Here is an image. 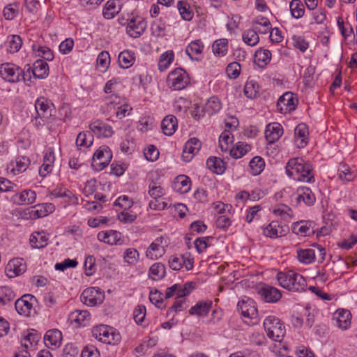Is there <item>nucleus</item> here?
Masks as SVG:
<instances>
[{
    "mask_svg": "<svg viewBox=\"0 0 357 357\" xmlns=\"http://www.w3.org/2000/svg\"><path fill=\"white\" fill-rule=\"evenodd\" d=\"M259 294L267 303H275L282 297L281 292L275 287L266 285L263 287Z\"/></svg>",
    "mask_w": 357,
    "mask_h": 357,
    "instance_id": "obj_16",
    "label": "nucleus"
},
{
    "mask_svg": "<svg viewBox=\"0 0 357 357\" xmlns=\"http://www.w3.org/2000/svg\"><path fill=\"white\" fill-rule=\"evenodd\" d=\"M95 261L96 259L93 256H88L85 259L84 268L85 273L88 276H91L95 271Z\"/></svg>",
    "mask_w": 357,
    "mask_h": 357,
    "instance_id": "obj_61",
    "label": "nucleus"
},
{
    "mask_svg": "<svg viewBox=\"0 0 357 357\" xmlns=\"http://www.w3.org/2000/svg\"><path fill=\"white\" fill-rule=\"evenodd\" d=\"M289 8L293 17L298 19L303 16L305 8L300 0H292L290 3Z\"/></svg>",
    "mask_w": 357,
    "mask_h": 357,
    "instance_id": "obj_43",
    "label": "nucleus"
},
{
    "mask_svg": "<svg viewBox=\"0 0 357 357\" xmlns=\"http://www.w3.org/2000/svg\"><path fill=\"white\" fill-rule=\"evenodd\" d=\"M206 167L208 169L217 174H222L225 171V162L217 157H211L206 160Z\"/></svg>",
    "mask_w": 357,
    "mask_h": 357,
    "instance_id": "obj_26",
    "label": "nucleus"
},
{
    "mask_svg": "<svg viewBox=\"0 0 357 357\" xmlns=\"http://www.w3.org/2000/svg\"><path fill=\"white\" fill-rule=\"evenodd\" d=\"M165 275V266L162 263H155L149 268V276L153 280H160Z\"/></svg>",
    "mask_w": 357,
    "mask_h": 357,
    "instance_id": "obj_38",
    "label": "nucleus"
},
{
    "mask_svg": "<svg viewBox=\"0 0 357 357\" xmlns=\"http://www.w3.org/2000/svg\"><path fill=\"white\" fill-rule=\"evenodd\" d=\"M70 317L79 326H85L89 317V312L86 310H75L70 314Z\"/></svg>",
    "mask_w": 357,
    "mask_h": 357,
    "instance_id": "obj_44",
    "label": "nucleus"
},
{
    "mask_svg": "<svg viewBox=\"0 0 357 357\" xmlns=\"http://www.w3.org/2000/svg\"><path fill=\"white\" fill-rule=\"evenodd\" d=\"M146 160L149 161H155L158 158L159 151L153 145H149L144 152Z\"/></svg>",
    "mask_w": 357,
    "mask_h": 357,
    "instance_id": "obj_58",
    "label": "nucleus"
},
{
    "mask_svg": "<svg viewBox=\"0 0 357 357\" xmlns=\"http://www.w3.org/2000/svg\"><path fill=\"white\" fill-rule=\"evenodd\" d=\"M178 9L184 20H190L193 17L192 12L190 10L189 6L186 2L180 1L178 2Z\"/></svg>",
    "mask_w": 357,
    "mask_h": 357,
    "instance_id": "obj_52",
    "label": "nucleus"
},
{
    "mask_svg": "<svg viewBox=\"0 0 357 357\" xmlns=\"http://www.w3.org/2000/svg\"><path fill=\"white\" fill-rule=\"evenodd\" d=\"M191 181L185 175H178L174 181V189L180 193H186L190 189Z\"/></svg>",
    "mask_w": 357,
    "mask_h": 357,
    "instance_id": "obj_28",
    "label": "nucleus"
},
{
    "mask_svg": "<svg viewBox=\"0 0 357 357\" xmlns=\"http://www.w3.org/2000/svg\"><path fill=\"white\" fill-rule=\"evenodd\" d=\"M112 158L108 146H100L93 154L91 167L96 171H101L106 167Z\"/></svg>",
    "mask_w": 357,
    "mask_h": 357,
    "instance_id": "obj_6",
    "label": "nucleus"
},
{
    "mask_svg": "<svg viewBox=\"0 0 357 357\" xmlns=\"http://www.w3.org/2000/svg\"><path fill=\"white\" fill-rule=\"evenodd\" d=\"M22 45V40L17 35L11 36L8 38V50L10 53H15L19 51Z\"/></svg>",
    "mask_w": 357,
    "mask_h": 357,
    "instance_id": "obj_50",
    "label": "nucleus"
},
{
    "mask_svg": "<svg viewBox=\"0 0 357 357\" xmlns=\"http://www.w3.org/2000/svg\"><path fill=\"white\" fill-rule=\"evenodd\" d=\"M264 327L269 338L281 342L285 334V327L275 316H268L264 321Z\"/></svg>",
    "mask_w": 357,
    "mask_h": 357,
    "instance_id": "obj_3",
    "label": "nucleus"
},
{
    "mask_svg": "<svg viewBox=\"0 0 357 357\" xmlns=\"http://www.w3.org/2000/svg\"><path fill=\"white\" fill-rule=\"evenodd\" d=\"M15 298V294L9 287H0V305H10Z\"/></svg>",
    "mask_w": 357,
    "mask_h": 357,
    "instance_id": "obj_35",
    "label": "nucleus"
},
{
    "mask_svg": "<svg viewBox=\"0 0 357 357\" xmlns=\"http://www.w3.org/2000/svg\"><path fill=\"white\" fill-rule=\"evenodd\" d=\"M184 262L185 258L183 256H172L169 260V266L172 270L178 271L183 267Z\"/></svg>",
    "mask_w": 357,
    "mask_h": 357,
    "instance_id": "obj_59",
    "label": "nucleus"
},
{
    "mask_svg": "<svg viewBox=\"0 0 357 357\" xmlns=\"http://www.w3.org/2000/svg\"><path fill=\"white\" fill-rule=\"evenodd\" d=\"M250 149L251 146L249 144L238 142L235 146L230 149L229 155L234 158L238 159L245 155Z\"/></svg>",
    "mask_w": 357,
    "mask_h": 357,
    "instance_id": "obj_32",
    "label": "nucleus"
},
{
    "mask_svg": "<svg viewBox=\"0 0 357 357\" xmlns=\"http://www.w3.org/2000/svg\"><path fill=\"white\" fill-rule=\"evenodd\" d=\"M81 357H100V352L93 345H87L83 349Z\"/></svg>",
    "mask_w": 357,
    "mask_h": 357,
    "instance_id": "obj_63",
    "label": "nucleus"
},
{
    "mask_svg": "<svg viewBox=\"0 0 357 357\" xmlns=\"http://www.w3.org/2000/svg\"><path fill=\"white\" fill-rule=\"evenodd\" d=\"M146 316V307L144 305H137L133 312V318L137 324H141Z\"/></svg>",
    "mask_w": 357,
    "mask_h": 357,
    "instance_id": "obj_56",
    "label": "nucleus"
},
{
    "mask_svg": "<svg viewBox=\"0 0 357 357\" xmlns=\"http://www.w3.org/2000/svg\"><path fill=\"white\" fill-rule=\"evenodd\" d=\"M237 306L238 310L241 312L243 317L251 319L257 317V310L252 300H241L238 301Z\"/></svg>",
    "mask_w": 357,
    "mask_h": 357,
    "instance_id": "obj_13",
    "label": "nucleus"
},
{
    "mask_svg": "<svg viewBox=\"0 0 357 357\" xmlns=\"http://www.w3.org/2000/svg\"><path fill=\"white\" fill-rule=\"evenodd\" d=\"M271 59V53L269 50L259 49L255 54V63L259 67L266 66Z\"/></svg>",
    "mask_w": 357,
    "mask_h": 357,
    "instance_id": "obj_33",
    "label": "nucleus"
},
{
    "mask_svg": "<svg viewBox=\"0 0 357 357\" xmlns=\"http://www.w3.org/2000/svg\"><path fill=\"white\" fill-rule=\"evenodd\" d=\"M26 74L31 73L35 77L38 79H44L49 74V66L47 62L42 59L36 60L33 64V68H31L29 65H27Z\"/></svg>",
    "mask_w": 357,
    "mask_h": 357,
    "instance_id": "obj_11",
    "label": "nucleus"
},
{
    "mask_svg": "<svg viewBox=\"0 0 357 357\" xmlns=\"http://www.w3.org/2000/svg\"><path fill=\"white\" fill-rule=\"evenodd\" d=\"M29 164L30 160L29 158L24 156L17 158L15 160V167H14L13 162L10 164V166L13 167L11 171L14 174H20L24 172L29 167Z\"/></svg>",
    "mask_w": 357,
    "mask_h": 357,
    "instance_id": "obj_41",
    "label": "nucleus"
},
{
    "mask_svg": "<svg viewBox=\"0 0 357 357\" xmlns=\"http://www.w3.org/2000/svg\"><path fill=\"white\" fill-rule=\"evenodd\" d=\"M149 193L153 199L161 197L164 195L162 188L160 185H157L153 181L149 184Z\"/></svg>",
    "mask_w": 357,
    "mask_h": 357,
    "instance_id": "obj_60",
    "label": "nucleus"
},
{
    "mask_svg": "<svg viewBox=\"0 0 357 357\" xmlns=\"http://www.w3.org/2000/svg\"><path fill=\"white\" fill-rule=\"evenodd\" d=\"M98 239L109 245L117 244L121 239V234L115 230L100 231L98 234Z\"/></svg>",
    "mask_w": 357,
    "mask_h": 357,
    "instance_id": "obj_23",
    "label": "nucleus"
},
{
    "mask_svg": "<svg viewBox=\"0 0 357 357\" xmlns=\"http://www.w3.org/2000/svg\"><path fill=\"white\" fill-rule=\"evenodd\" d=\"M120 11V8H117L116 2L114 0L108 1L103 9V16L106 19H112Z\"/></svg>",
    "mask_w": 357,
    "mask_h": 357,
    "instance_id": "obj_46",
    "label": "nucleus"
},
{
    "mask_svg": "<svg viewBox=\"0 0 357 357\" xmlns=\"http://www.w3.org/2000/svg\"><path fill=\"white\" fill-rule=\"evenodd\" d=\"M212 307V301H199L196 303L195 305L192 306L190 310L189 313L191 315H197L199 317L206 316Z\"/></svg>",
    "mask_w": 357,
    "mask_h": 357,
    "instance_id": "obj_25",
    "label": "nucleus"
},
{
    "mask_svg": "<svg viewBox=\"0 0 357 357\" xmlns=\"http://www.w3.org/2000/svg\"><path fill=\"white\" fill-rule=\"evenodd\" d=\"M351 318V314L349 310L341 309L334 313L333 320L338 328L347 330L350 326Z\"/></svg>",
    "mask_w": 357,
    "mask_h": 357,
    "instance_id": "obj_15",
    "label": "nucleus"
},
{
    "mask_svg": "<svg viewBox=\"0 0 357 357\" xmlns=\"http://www.w3.org/2000/svg\"><path fill=\"white\" fill-rule=\"evenodd\" d=\"M125 261L130 264H135L139 259V252L135 249L129 248L124 252Z\"/></svg>",
    "mask_w": 357,
    "mask_h": 357,
    "instance_id": "obj_55",
    "label": "nucleus"
},
{
    "mask_svg": "<svg viewBox=\"0 0 357 357\" xmlns=\"http://www.w3.org/2000/svg\"><path fill=\"white\" fill-rule=\"evenodd\" d=\"M35 107L38 114L43 118H49L52 114L54 105L47 99L41 97L38 98L35 103Z\"/></svg>",
    "mask_w": 357,
    "mask_h": 357,
    "instance_id": "obj_19",
    "label": "nucleus"
},
{
    "mask_svg": "<svg viewBox=\"0 0 357 357\" xmlns=\"http://www.w3.org/2000/svg\"><path fill=\"white\" fill-rule=\"evenodd\" d=\"M259 91V84L254 80H248L244 87V93L248 98H257Z\"/></svg>",
    "mask_w": 357,
    "mask_h": 357,
    "instance_id": "obj_39",
    "label": "nucleus"
},
{
    "mask_svg": "<svg viewBox=\"0 0 357 357\" xmlns=\"http://www.w3.org/2000/svg\"><path fill=\"white\" fill-rule=\"evenodd\" d=\"M36 199L35 191L24 190L21 193L15 194L13 200L17 205H29L33 204Z\"/></svg>",
    "mask_w": 357,
    "mask_h": 357,
    "instance_id": "obj_22",
    "label": "nucleus"
},
{
    "mask_svg": "<svg viewBox=\"0 0 357 357\" xmlns=\"http://www.w3.org/2000/svg\"><path fill=\"white\" fill-rule=\"evenodd\" d=\"M297 192L298 193L296 198L297 202L303 201L307 206H312L315 202V196L309 188H300Z\"/></svg>",
    "mask_w": 357,
    "mask_h": 357,
    "instance_id": "obj_27",
    "label": "nucleus"
},
{
    "mask_svg": "<svg viewBox=\"0 0 357 357\" xmlns=\"http://www.w3.org/2000/svg\"><path fill=\"white\" fill-rule=\"evenodd\" d=\"M277 279L280 286L293 291L303 290L306 285L305 278L293 271H289L286 273L279 272L277 275Z\"/></svg>",
    "mask_w": 357,
    "mask_h": 357,
    "instance_id": "obj_2",
    "label": "nucleus"
},
{
    "mask_svg": "<svg viewBox=\"0 0 357 357\" xmlns=\"http://www.w3.org/2000/svg\"><path fill=\"white\" fill-rule=\"evenodd\" d=\"M258 33L257 28L245 31L242 36L243 41L250 46L256 45L259 41Z\"/></svg>",
    "mask_w": 357,
    "mask_h": 357,
    "instance_id": "obj_37",
    "label": "nucleus"
},
{
    "mask_svg": "<svg viewBox=\"0 0 357 357\" xmlns=\"http://www.w3.org/2000/svg\"><path fill=\"white\" fill-rule=\"evenodd\" d=\"M93 141V136L90 131L81 132L78 134L76 139V145L77 146L90 147Z\"/></svg>",
    "mask_w": 357,
    "mask_h": 357,
    "instance_id": "obj_40",
    "label": "nucleus"
},
{
    "mask_svg": "<svg viewBox=\"0 0 357 357\" xmlns=\"http://www.w3.org/2000/svg\"><path fill=\"white\" fill-rule=\"evenodd\" d=\"M297 257L300 262L310 264L314 261L316 257L312 249H300L297 251Z\"/></svg>",
    "mask_w": 357,
    "mask_h": 357,
    "instance_id": "obj_36",
    "label": "nucleus"
},
{
    "mask_svg": "<svg viewBox=\"0 0 357 357\" xmlns=\"http://www.w3.org/2000/svg\"><path fill=\"white\" fill-rule=\"evenodd\" d=\"M110 62V56L107 52H102L99 54L97 58V65L98 67L102 68V71L108 68Z\"/></svg>",
    "mask_w": 357,
    "mask_h": 357,
    "instance_id": "obj_53",
    "label": "nucleus"
},
{
    "mask_svg": "<svg viewBox=\"0 0 357 357\" xmlns=\"http://www.w3.org/2000/svg\"><path fill=\"white\" fill-rule=\"evenodd\" d=\"M92 335L99 341L109 344H114L120 338L119 334L115 335L112 332V328H108L105 325H100L93 328Z\"/></svg>",
    "mask_w": 357,
    "mask_h": 357,
    "instance_id": "obj_8",
    "label": "nucleus"
},
{
    "mask_svg": "<svg viewBox=\"0 0 357 357\" xmlns=\"http://www.w3.org/2000/svg\"><path fill=\"white\" fill-rule=\"evenodd\" d=\"M178 126L177 119L172 115H168L161 122V128L165 135L171 136L176 131Z\"/></svg>",
    "mask_w": 357,
    "mask_h": 357,
    "instance_id": "obj_24",
    "label": "nucleus"
},
{
    "mask_svg": "<svg viewBox=\"0 0 357 357\" xmlns=\"http://www.w3.org/2000/svg\"><path fill=\"white\" fill-rule=\"evenodd\" d=\"M294 45L295 47L304 52L309 47L308 43L301 36H294L293 38Z\"/></svg>",
    "mask_w": 357,
    "mask_h": 357,
    "instance_id": "obj_62",
    "label": "nucleus"
},
{
    "mask_svg": "<svg viewBox=\"0 0 357 357\" xmlns=\"http://www.w3.org/2000/svg\"><path fill=\"white\" fill-rule=\"evenodd\" d=\"M240 71L241 65L238 62L229 63L226 68L227 75L232 79L237 78L240 74Z\"/></svg>",
    "mask_w": 357,
    "mask_h": 357,
    "instance_id": "obj_54",
    "label": "nucleus"
},
{
    "mask_svg": "<svg viewBox=\"0 0 357 357\" xmlns=\"http://www.w3.org/2000/svg\"><path fill=\"white\" fill-rule=\"evenodd\" d=\"M149 300L158 308L162 307V305L163 303V294L160 291L158 290L151 291L149 294Z\"/></svg>",
    "mask_w": 357,
    "mask_h": 357,
    "instance_id": "obj_57",
    "label": "nucleus"
},
{
    "mask_svg": "<svg viewBox=\"0 0 357 357\" xmlns=\"http://www.w3.org/2000/svg\"><path fill=\"white\" fill-rule=\"evenodd\" d=\"M264 234L270 238H278L284 236L282 227L279 225L278 222L273 221L265 228H264Z\"/></svg>",
    "mask_w": 357,
    "mask_h": 357,
    "instance_id": "obj_31",
    "label": "nucleus"
},
{
    "mask_svg": "<svg viewBox=\"0 0 357 357\" xmlns=\"http://www.w3.org/2000/svg\"><path fill=\"white\" fill-rule=\"evenodd\" d=\"M204 45L200 40L191 42L186 47V54L192 59V54H199L202 52Z\"/></svg>",
    "mask_w": 357,
    "mask_h": 357,
    "instance_id": "obj_49",
    "label": "nucleus"
},
{
    "mask_svg": "<svg viewBox=\"0 0 357 357\" xmlns=\"http://www.w3.org/2000/svg\"><path fill=\"white\" fill-rule=\"evenodd\" d=\"M201 142L195 137L190 138L185 144L182 158L185 162H189L197 153L201 148Z\"/></svg>",
    "mask_w": 357,
    "mask_h": 357,
    "instance_id": "obj_10",
    "label": "nucleus"
},
{
    "mask_svg": "<svg viewBox=\"0 0 357 357\" xmlns=\"http://www.w3.org/2000/svg\"><path fill=\"white\" fill-rule=\"evenodd\" d=\"M264 160L261 157H254L250 162L249 166L251 169V173L255 175H259L264 168Z\"/></svg>",
    "mask_w": 357,
    "mask_h": 357,
    "instance_id": "obj_42",
    "label": "nucleus"
},
{
    "mask_svg": "<svg viewBox=\"0 0 357 357\" xmlns=\"http://www.w3.org/2000/svg\"><path fill=\"white\" fill-rule=\"evenodd\" d=\"M0 76L8 82H17L26 81V73L13 63H6L0 66Z\"/></svg>",
    "mask_w": 357,
    "mask_h": 357,
    "instance_id": "obj_4",
    "label": "nucleus"
},
{
    "mask_svg": "<svg viewBox=\"0 0 357 357\" xmlns=\"http://www.w3.org/2000/svg\"><path fill=\"white\" fill-rule=\"evenodd\" d=\"M81 301L88 306L101 304L105 299V293L98 287H89L83 291L80 296Z\"/></svg>",
    "mask_w": 357,
    "mask_h": 357,
    "instance_id": "obj_7",
    "label": "nucleus"
},
{
    "mask_svg": "<svg viewBox=\"0 0 357 357\" xmlns=\"http://www.w3.org/2000/svg\"><path fill=\"white\" fill-rule=\"evenodd\" d=\"M283 134V128L279 123H269L265 130V137L270 144L278 140Z\"/></svg>",
    "mask_w": 357,
    "mask_h": 357,
    "instance_id": "obj_17",
    "label": "nucleus"
},
{
    "mask_svg": "<svg viewBox=\"0 0 357 357\" xmlns=\"http://www.w3.org/2000/svg\"><path fill=\"white\" fill-rule=\"evenodd\" d=\"M62 333L58 329H52L46 332L44 336V342L47 347H59L61 344Z\"/></svg>",
    "mask_w": 357,
    "mask_h": 357,
    "instance_id": "obj_21",
    "label": "nucleus"
},
{
    "mask_svg": "<svg viewBox=\"0 0 357 357\" xmlns=\"http://www.w3.org/2000/svg\"><path fill=\"white\" fill-rule=\"evenodd\" d=\"M118 61L121 68H128L134 63V53L128 50L121 52L119 55Z\"/></svg>",
    "mask_w": 357,
    "mask_h": 357,
    "instance_id": "obj_34",
    "label": "nucleus"
},
{
    "mask_svg": "<svg viewBox=\"0 0 357 357\" xmlns=\"http://www.w3.org/2000/svg\"><path fill=\"white\" fill-rule=\"evenodd\" d=\"M338 176L342 181H351L356 177V173L351 172L347 165L340 164L338 168Z\"/></svg>",
    "mask_w": 357,
    "mask_h": 357,
    "instance_id": "obj_45",
    "label": "nucleus"
},
{
    "mask_svg": "<svg viewBox=\"0 0 357 357\" xmlns=\"http://www.w3.org/2000/svg\"><path fill=\"white\" fill-rule=\"evenodd\" d=\"M312 165L302 158H291L286 165V173L294 180L312 183L314 181Z\"/></svg>",
    "mask_w": 357,
    "mask_h": 357,
    "instance_id": "obj_1",
    "label": "nucleus"
},
{
    "mask_svg": "<svg viewBox=\"0 0 357 357\" xmlns=\"http://www.w3.org/2000/svg\"><path fill=\"white\" fill-rule=\"evenodd\" d=\"M35 297L31 294H24L15 302V308L16 311L22 315L29 316L32 304L30 301Z\"/></svg>",
    "mask_w": 357,
    "mask_h": 357,
    "instance_id": "obj_14",
    "label": "nucleus"
},
{
    "mask_svg": "<svg viewBox=\"0 0 357 357\" xmlns=\"http://www.w3.org/2000/svg\"><path fill=\"white\" fill-rule=\"evenodd\" d=\"M297 102L292 93L287 92L279 98L277 107L282 114L290 113L296 109Z\"/></svg>",
    "mask_w": 357,
    "mask_h": 357,
    "instance_id": "obj_9",
    "label": "nucleus"
},
{
    "mask_svg": "<svg viewBox=\"0 0 357 357\" xmlns=\"http://www.w3.org/2000/svg\"><path fill=\"white\" fill-rule=\"evenodd\" d=\"M313 224L312 222L309 221L296 222L292 225L291 230L296 235L310 236L315 232L312 227Z\"/></svg>",
    "mask_w": 357,
    "mask_h": 357,
    "instance_id": "obj_18",
    "label": "nucleus"
},
{
    "mask_svg": "<svg viewBox=\"0 0 357 357\" xmlns=\"http://www.w3.org/2000/svg\"><path fill=\"white\" fill-rule=\"evenodd\" d=\"M227 45L228 41L225 38L215 40L212 46L213 53L219 56L225 55L227 52Z\"/></svg>",
    "mask_w": 357,
    "mask_h": 357,
    "instance_id": "obj_48",
    "label": "nucleus"
},
{
    "mask_svg": "<svg viewBox=\"0 0 357 357\" xmlns=\"http://www.w3.org/2000/svg\"><path fill=\"white\" fill-rule=\"evenodd\" d=\"M133 202L128 196L123 195L119 197L114 202L115 206H119L123 208L124 210L128 209L132 207Z\"/></svg>",
    "mask_w": 357,
    "mask_h": 357,
    "instance_id": "obj_64",
    "label": "nucleus"
},
{
    "mask_svg": "<svg viewBox=\"0 0 357 357\" xmlns=\"http://www.w3.org/2000/svg\"><path fill=\"white\" fill-rule=\"evenodd\" d=\"M189 82L188 75L181 68L170 72L167 79V85L173 90H182L187 86Z\"/></svg>",
    "mask_w": 357,
    "mask_h": 357,
    "instance_id": "obj_5",
    "label": "nucleus"
},
{
    "mask_svg": "<svg viewBox=\"0 0 357 357\" xmlns=\"http://www.w3.org/2000/svg\"><path fill=\"white\" fill-rule=\"evenodd\" d=\"M48 238L45 232H35L31 235L30 243L34 248H43L47 245Z\"/></svg>",
    "mask_w": 357,
    "mask_h": 357,
    "instance_id": "obj_30",
    "label": "nucleus"
},
{
    "mask_svg": "<svg viewBox=\"0 0 357 357\" xmlns=\"http://www.w3.org/2000/svg\"><path fill=\"white\" fill-rule=\"evenodd\" d=\"M294 135L296 137L301 138V146L303 147L307 144V137L308 135V128L306 124L301 123L298 124L294 130Z\"/></svg>",
    "mask_w": 357,
    "mask_h": 357,
    "instance_id": "obj_47",
    "label": "nucleus"
},
{
    "mask_svg": "<svg viewBox=\"0 0 357 357\" xmlns=\"http://www.w3.org/2000/svg\"><path fill=\"white\" fill-rule=\"evenodd\" d=\"M162 237L157 238L149 247L146 252L147 257L151 259H157L162 257L165 252V248L162 245Z\"/></svg>",
    "mask_w": 357,
    "mask_h": 357,
    "instance_id": "obj_20",
    "label": "nucleus"
},
{
    "mask_svg": "<svg viewBox=\"0 0 357 357\" xmlns=\"http://www.w3.org/2000/svg\"><path fill=\"white\" fill-rule=\"evenodd\" d=\"M26 267L22 259H13L8 262L6 270L8 272L13 271L14 275H19L25 272Z\"/></svg>",
    "mask_w": 357,
    "mask_h": 357,
    "instance_id": "obj_29",
    "label": "nucleus"
},
{
    "mask_svg": "<svg viewBox=\"0 0 357 357\" xmlns=\"http://www.w3.org/2000/svg\"><path fill=\"white\" fill-rule=\"evenodd\" d=\"M221 109V102L217 97H211L206 104V110L210 114H214Z\"/></svg>",
    "mask_w": 357,
    "mask_h": 357,
    "instance_id": "obj_51",
    "label": "nucleus"
},
{
    "mask_svg": "<svg viewBox=\"0 0 357 357\" xmlns=\"http://www.w3.org/2000/svg\"><path fill=\"white\" fill-rule=\"evenodd\" d=\"M146 22L142 19L132 18L130 20L127 27V33L132 38L139 37L145 31Z\"/></svg>",
    "mask_w": 357,
    "mask_h": 357,
    "instance_id": "obj_12",
    "label": "nucleus"
}]
</instances>
